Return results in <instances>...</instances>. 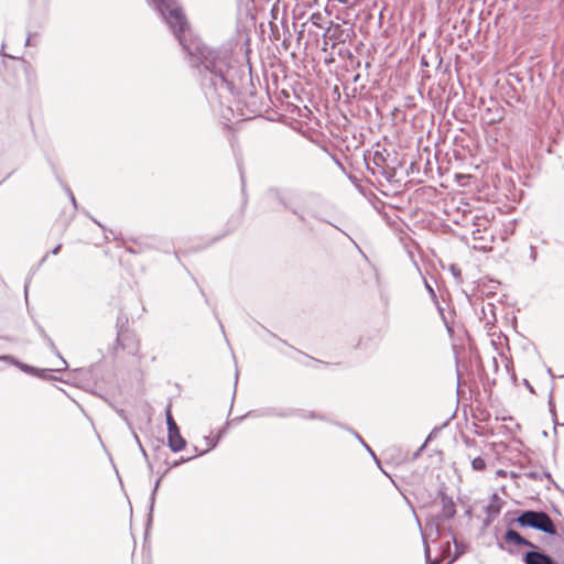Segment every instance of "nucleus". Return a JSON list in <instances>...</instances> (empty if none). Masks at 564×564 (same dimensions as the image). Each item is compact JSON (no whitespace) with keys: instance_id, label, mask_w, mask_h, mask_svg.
<instances>
[{"instance_id":"nucleus-60","label":"nucleus","mask_w":564,"mask_h":564,"mask_svg":"<svg viewBox=\"0 0 564 564\" xmlns=\"http://www.w3.org/2000/svg\"><path fill=\"white\" fill-rule=\"evenodd\" d=\"M465 443H466L467 445H469V444H471V443H475V440H473V438L470 440V438H468V437H467V438L465 440Z\"/></svg>"},{"instance_id":"nucleus-46","label":"nucleus","mask_w":564,"mask_h":564,"mask_svg":"<svg viewBox=\"0 0 564 564\" xmlns=\"http://www.w3.org/2000/svg\"><path fill=\"white\" fill-rule=\"evenodd\" d=\"M130 431H131V433H132V435H133L134 441L139 444V442H141V441H140V438H139V436H138L137 432L134 431V429H133V427H132V430H130Z\"/></svg>"},{"instance_id":"nucleus-57","label":"nucleus","mask_w":564,"mask_h":564,"mask_svg":"<svg viewBox=\"0 0 564 564\" xmlns=\"http://www.w3.org/2000/svg\"><path fill=\"white\" fill-rule=\"evenodd\" d=\"M444 550H445L446 552H451V544H449V542H446V544H445V546H444Z\"/></svg>"},{"instance_id":"nucleus-33","label":"nucleus","mask_w":564,"mask_h":564,"mask_svg":"<svg viewBox=\"0 0 564 564\" xmlns=\"http://www.w3.org/2000/svg\"><path fill=\"white\" fill-rule=\"evenodd\" d=\"M193 458H194V456L181 457L180 459L174 460L173 464L170 466V468L178 467L181 464L187 463V462H189Z\"/></svg>"},{"instance_id":"nucleus-34","label":"nucleus","mask_w":564,"mask_h":564,"mask_svg":"<svg viewBox=\"0 0 564 564\" xmlns=\"http://www.w3.org/2000/svg\"><path fill=\"white\" fill-rule=\"evenodd\" d=\"M424 285H425V289L429 292L431 299L433 301H436V293H435L433 286L426 280H424Z\"/></svg>"},{"instance_id":"nucleus-3","label":"nucleus","mask_w":564,"mask_h":564,"mask_svg":"<svg viewBox=\"0 0 564 564\" xmlns=\"http://www.w3.org/2000/svg\"><path fill=\"white\" fill-rule=\"evenodd\" d=\"M457 376V393H460V386L474 381L477 376L484 390L489 391L496 384L495 378H489L481 355H454Z\"/></svg>"},{"instance_id":"nucleus-51","label":"nucleus","mask_w":564,"mask_h":564,"mask_svg":"<svg viewBox=\"0 0 564 564\" xmlns=\"http://www.w3.org/2000/svg\"><path fill=\"white\" fill-rule=\"evenodd\" d=\"M28 292H29V282H26L24 285V295H25L26 301H28Z\"/></svg>"},{"instance_id":"nucleus-35","label":"nucleus","mask_w":564,"mask_h":564,"mask_svg":"<svg viewBox=\"0 0 564 564\" xmlns=\"http://www.w3.org/2000/svg\"><path fill=\"white\" fill-rule=\"evenodd\" d=\"M232 361H234V365H235V388H236L237 387V382H238V377H239L238 362H237L236 355H232ZM235 393H236V390L234 391V394Z\"/></svg>"},{"instance_id":"nucleus-1","label":"nucleus","mask_w":564,"mask_h":564,"mask_svg":"<svg viewBox=\"0 0 564 564\" xmlns=\"http://www.w3.org/2000/svg\"><path fill=\"white\" fill-rule=\"evenodd\" d=\"M159 14L197 69L200 89L213 110L243 102L254 115L264 108L258 95L249 61L238 57L229 45L209 46L192 35L189 23L178 0H145Z\"/></svg>"},{"instance_id":"nucleus-48","label":"nucleus","mask_w":564,"mask_h":564,"mask_svg":"<svg viewBox=\"0 0 564 564\" xmlns=\"http://www.w3.org/2000/svg\"><path fill=\"white\" fill-rule=\"evenodd\" d=\"M318 19H321V14H319V13H317V14H313V15H312V20H313V23H314L315 25H317V22H316V21H318Z\"/></svg>"},{"instance_id":"nucleus-52","label":"nucleus","mask_w":564,"mask_h":564,"mask_svg":"<svg viewBox=\"0 0 564 564\" xmlns=\"http://www.w3.org/2000/svg\"><path fill=\"white\" fill-rule=\"evenodd\" d=\"M373 459H375V462H376V465L381 469V468H382V466H381V462H380V459H379L377 456H376V458H373Z\"/></svg>"},{"instance_id":"nucleus-44","label":"nucleus","mask_w":564,"mask_h":564,"mask_svg":"<svg viewBox=\"0 0 564 564\" xmlns=\"http://www.w3.org/2000/svg\"><path fill=\"white\" fill-rule=\"evenodd\" d=\"M430 438H431V436H429V437L426 438V441H425V442H427ZM425 444H426V443H424V444H423V445H422V446H421V447L415 452V454H414V458H416V457L420 455V453L424 449Z\"/></svg>"},{"instance_id":"nucleus-22","label":"nucleus","mask_w":564,"mask_h":564,"mask_svg":"<svg viewBox=\"0 0 564 564\" xmlns=\"http://www.w3.org/2000/svg\"><path fill=\"white\" fill-rule=\"evenodd\" d=\"M83 212H84V214H85L86 216H88V217L91 219V221H93L94 224H96L97 226H99V227L105 231V234H106V235H105V238H106L107 240L110 238V235L112 236V238H113L115 240H117V239H118V237H117V235L113 232V230H111V229H109V230H108V229H107V228H106V227H105V226H104L99 220H97L95 217H93L88 212H86V210H83Z\"/></svg>"},{"instance_id":"nucleus-61","label":"nucleus","mask_w":564,"mask_h":564,"mask_svg":"<svg viewBox=\"0 0 564 564\" xmlns=\"http://www.w3.org/2000/svg\"><path fill=\"white\" fill-rule=\"evenodd\" d=\"M497 475H498V476H505V475H506V471H505V470H502V469H499V470L497 471Z\"/></svg>"},{"instance_id":"nucleus-8","label":"nucleus","mask_w":564,"mask_h":564,"mask_svg":"<svg viewBox=\"0 0 564 564\" xmlns=\"http://www.w3.org/2000/svg\"><path fill=\"white\" fill-rule=\"evenodd\" d=\"M165 421L167 426V446L171 452L178 453L186 447L187 442L182 436L180 427L172 415L171 404L165 409Z\"/></svg>"},{"instance_id":"nucleus-53","label":"nucleus","mask_w":564,"mask_h":564,"mask_svg":"<svg viewBox=\"0 0 564 564\" xmlns=\"http://www.w3.org/2000/svg\"><path fill=\"white\" fill-rule=\"evenodd\" d=\"M373 459H375V462H376V465L381 469V468H382V466H381V462H380V459H379L377 456H376V458H373Z\"/></svg>"},{"instance_id":"nucleus-21","label":"nucleus","mask_w":564,"mask_h":564,"mask_svg":"<svg viewBox=\"0 0 564 564\" xmlns=\"http://www.w3.org/2000/svg\"><path fill=\"white\" fill-rule=\"evenodd\" d=\"M485 367H486V370L488 371L489 375L491 372L492 373H497L498 370H499V364H498L497 357L495 355H490L488 357V360L485 361Z\"/></svg>"},{"instance_id":"nucleus-37","label":"nucleus","mask_w":564,"mask_h":564,"mask_svg":"<svg viewBox=\"0 0 564 564\" xmlns=\"http://www.w3.org/2000/svg\"><path fill=\"white\" fill-rule=\"evenodd\" d=\"M240 177H241V182H242V194L243 196H246V183H245V176H243V173L240 171ZM247 205V197H243V202H242V208Z\"/></svg>"},{"instance_id":"nucleus-20","label":"nucleus","mask_w":564,"mask_h":564,"mask_svg":"<svg viewBox=\"0 0 564 564\" xmlns=\"http://www.w3.org/2000/svg\"><path fill=\"white\" fill-rule=\"evenodd\" d=\"M547 405H549V410H550V413H551V416H552V420H553L555 426L564 427V423L556 422L557 415H556L555 402H554V398H553V388L551 389L550 394H549Z\"/></svg>"},{"instance_id":"nucleus-38","label":"nucleus","mask_w":564,"mask_h":564,"mask_svg":"<svg viewBox=\"0 0 564 564\" xmlns=\"http://www.w3.org/2000/svg\"><path fill=\"white\" fill-rule=\"evenodd\" d=\"M529 258L532 262H535L538 260V251L534 246H530V254Z\"/></svg>"},{"instance_id":"nucleus-32","label":"nucleus","mask_w":564,"mask_h":564,"mask_svg":"<svg viewBox=\"0 0 564 564\" xmlns=\"http://www.w3.org/2000/svg\"><path fill=\"white\" fill-rule=\"evenodd\" d=\"M61 249H62V245H61V243H58L57 246H55V247H54L50 252H47V253L42 258V260H41L40 264H42L44 261H46V259H47V257H48V254H50V253H51V254H53V256L58 254V253H59V251H61Z\"/></svg>"},{"instance_id":"nucleus-25","label":"nucleus","mask_w":564,"mask_h":564,"mask_svg":"<svg viewBox=\"0 0 564 564\" xmlns=\"http://www.w3.org/2000/svg\"><path fill=\"white\" fill-rule=\"evenodd\" d=\"M502 339L507 346L508 352H511L512 347L510 345V339L506 335H502V337H498V341L491 339V344L494 345L495 349L500 350L502 348Z\"/></svg>"},{"instance_id":"nucleus-59","label":"nucleus","mask_w":564,"mask_h":564,"mask_svg":"<svg viewBox=\"0 0 564 564\" xmlns=\"http://www.w3.org/2000/svg\"><path fill=\"white\" fill-rule=\"evenodd\" d=\"M57 356L59 357L61 362L64 364L67 367V362L63 359V355L58 354Z\"/></svg>"},{"instance_id":"nucleus-13","label":"nucleus","mask_w":564,"mask_h":564,"mask_svg":"<svg viewBox=\"0 0 564 564\" xmlns=\"http://www.w3.org/2000/svg\"><path fill=\"white\" fill-rule=\"evenodd\" d=\"M503 500L499 497L497 492H494L490 496V503L486 507L487 521L486 524L490 523L501 511L503 506Z\"/></svg>"},{"instance_id":"nucleus-41","label":"nucleus","mask_w":564,"mask_h":564,"mask_svg":"<svg viewBox=\"0 0 564 564\" xmlns=\"http://www.w3.org/2000/svg\"><path fill=\"white\" fill-rule=\"evenodd\" d=\"M139 448H140L141 453H142L143 457L145 458V460H147V463H148L149 467H150V468H152L151 463H150V460H149V456H148V454H147V451H145V449H144V447L142 446L141 442H139Z\"/></svg>"},{"instance_id":"nucleus-2","label":"nucleus","mask_w":564,"mask_h":564,"mask_svg":"<svg viewBox=\"0 0 564 564\" xmlns=\"http://www.w3.org/2000/svg\"><path fill=\"white\" fill-rule=\"evenodd\" d=\"M497 546L512 556L520 554V547H527L528 550L521 556L524 564H557L553 556L512 528L506 529L501 541L497 542Z\"/></svg>"},{"instance_id":"nucleus-64","label":"nucleus","mask_w":564,"mask_h":564,"mask_svg":"<svg viewBox=\"0 0 564 564\" xmlns=\"http://www.w3.org/2000/svg\"><path fill=\"white\" fill-rule=\"evenodd\" d=\"M334 94H337L339 96V88H338V86L334 87Z\"/></svg>"},{"instance_id":"nucleus-19","label":"nucleus","mask_w":564,"mask_h":564,"mask_svg":"<svg viewBox=\"0 0 564 564\" xmlns=\"http://www.w3.org/2000/svg\"><path fill=\"white\" fill-rule=\"evenodd\" d=\"M224 433H225V427L219 430V435L217 437L205 436L204 441L207 444V448L200 451L197 455H205L206 453H208L212 449H214L217 446V444H218V442H219V440H220V437L223 436Z\"/></svg>"},{"instance_id":"nucleus-7","label":"nucleus","mask_w":564,"mask_h":564,"mask_svg":"<svg viewBox=\"0 0 564 564\" xmlns=\"http://www.w3.org/2000/svg\"><path fill=\"white\" fill-rule=\"evenodd\" d=\"M0 364L2 366L14 365L24 373L37 377L45 381L57 380L58 378L54 375L58 372L59 369H46V368H36L34 366L21 362L20 360L11 357V355H0Z\"/></svg>"},{"instance_id":"nucleus-55","label":"nucleus","mask_w":564,"mask_h":564,"mask_svg":"<svg viewBox=\"0 0 564 564\" xmlns=\"http://www.w3.org/2000/svg\"><path fill=\"white\" fill-rule=\"evenodd\" d=\"M199 452H200V451H199L196 446H194V447H193V453H194V455H193V456H194V457L198 456L197 454H198Z\"/></svg>"},{"instance_id":"nucleus-63","label":"nucleus","mask_w":564,"mask_h":564,"mask_svg":"<svg viewBox=\"0 0 564 564\" xmlns=\"http://www.w3.org/2000/svg\"><path fill=\"white\" fill-rule=\"evenodd\" d=\"M488 307H489L490 312H492L495 310V305L492 303H488Z\"/></svg>"},{"instance_id":"nucleus-14","label":"nucleus","mask_w":564,"mask_h":564,"mask_svg":"<svg viewBox=\"0 0 564 564\" xmlns=\"http://www.w3.org/2000/svg\"><path fill=\"white\" fill-rule=\"evenodd\" d=\"M307 358L301 361V365L304 367L313 368V369H322V368H332L340 364V361L336 360H321L312 357L311 355H305Z\"/></svg>"},{"instance_id":"nucleus-54","label":"nucleus","mask_w":564,"mask_h":564,"mask_svg":"<svg viewBox=\"0 0 564 564\" xmlns=\"http://www.w3.org/2000/svg\"><path fill=\"white\" fill-rule=\"evenodd\" d=\"M443 321H444V323L446 325L447 330L451 333L452 332V327L448 325V323H447V321H446V318L444 316H443Z\"/></svg>"},{"instance_id":"nucleus-40","label":"nucleus","mask_w":564,"mask_h":564,"mask_svg":"<svg viewBox=\"0 0 564 564\" xmlns=\"http://www.w3.org/2000/svg\"><path fill=\"white\" fill-rule=\"evenodd\" d=\"M421 533H422V540H423V546H424V555L430 554L431 553L430 545L424 536V533L422 531H421Z\"/></svg>"},{"instance_id":"nucleus-58","label":"nucleus","mask_w":564,"mask_h":564,"mask_svg":"<svg viewBox=\"0 0 564 564\" xmlns=\"http://www.w3.org/2000/svg\"><path fill=\"white\" fill-rule=\"evenodd\" d=\"M126 250L130 253H137V250H134L133 248L131 247H127Z\"/></svg>"},{"instance_id":"nucleus-30","label":"nucleus","mask_w":564,"mask_h":564,"mask_svg":"<svg viewBox=\"0 0 564 564\" xmlns=\"http://www.w3.org/2000/svg\"><path fill=\"white\" fill-rule=\"evenodd\" d=\"M449 271H451L452 275L456 280L462 278V270H460V268L457 264H455V263L451 264L449 265Z\"/></svg>"},{"instance_id":"nucleus-27","label":"nucleus","mask_w":564,"mask_h":564,"mask_svg":"<svg viewBox=\"0 0 564 564\" xmlns=\"http://www.w3.org/2000/svg\"><path fill=\"white\" fill-rule=\"evenodd\" d=\"M517 338L520 340L521 348L524 351H530L532 348H534L533 343L528 338L521 337L519 334H517Z\"/></svg>"},{"instance_id":"nucleus-15","label":"nucleus","mask_w":564,"mask_h":564,"mask_svg":"<svg viewBox=\"0 0 564 564\" xmlns=\"http://www.w3.org/2000/svg\"><path fill=\"white\" fill-rule=\"evenodd\" d=\"M162 477L163 476H161L159 479L155 480L153 489H152L150 498H149V512H148L147 523H145L147 530L152 525L156 495H158V490L160 488Z\"/></svg>"},{"instance_id":"nucleus-39","label":"nucleus","mask_w":564,"mask_h":564,"mask_svg":"<svg viewBox=\"0 0 564 564\" xmlns=\"http://www.w3.org/2000/svg\"><path fill=\"white\" fill-rule=\"evenodd\" d=\"M380 470H381V471H382V473H383V474H384V475H386V476L391 480V482L393 484V486H394L399 491H401L400 487L398 486V484L395 482V480L392 478V476H391L388 471H386V468H383V467H382Z\"/></svg>"},{"instance_id":"nucleus-9","label":"nucleus","mask_w":564,"mask_h":564,"mask_svg":"<svg viewBox=\"0 0 564 564\" xmlns=\"http://www.w3.org/2000/svg\"><path fill=\"white\" fill-rule=\"evenodd\" d=\"M447 486L444 481H442L437 488V497L441 500L442 510L441 512L435 517L436 525L435 530L437 534H440L438 524L444 521H449L455 518L456 516V505L451 496L446 492Z\"/></svg>"},{"instance_id":"nucleus-6","label":"nucleus","mask_w":564,"mask_h":564,"mask_svg":"<svg viewBox=\"0 0 564 564\" xmlns=\"http://www.w3.org/2000/svg\"><path fill=\"white\" fill-rule=\"evenodd\" d=\"M387 150L386 149H377L373 152L366 151L364 154V162L366 165V169L369 173H371L375 176H383L387 181H391L394 176V173L390 172L386 167L387 163Z\"/></svg>"},{"instance_id":"nucleus-50","label":"nucleus","mask_w":564,"mask_h":564,"mask_svg":"<svg viewBox=\"0 0 564 564\" xmlns=\"http://www.w3.org/2000/svg\"><path fill=\"white\" fill-rule=\"evenodd\" d=\"M541 475H542V478L545 477L547 479H552L551 473L547 470H544L543 474H541Z\"/></svg>"},{"instance_id":"nucleus-24","label":"nucleus","mask_w":564,"mask_h":564,"mask_svg":"<svg viewBox=\"0 0 564 564\" xmlns=\"http://www.w3.org/2000/svg\"><path fill=\"white\" fill-rule=\"evenodd\" d=\"M502 358V361L505 362V370L507 373H510L513 371V361H512V355H499ZM516 375L514 372L511 373V378L514 379Z\"/></svg>"},{"instance_id":"nucleus-18","label":"nucleus","mask_w":564,"mask_h":564,"mask_svg":"<svg viewBox=\"0 0 564 564\" xmlns=\"http://www.w3.org/2000/svg\"><path fill=\"white\" fill-rule=\"evenodd\" d=\"M453 543H454L455 551L452 554L448 564H452L453 562L458 560L460 556H463L468 551V547H469L468 544H466L462 541H458L456 538H453Z\"/></svg>"},{"instance_id":"nucleus-16","label":"nucleus","mask_w":564,"mask_h":564,"mask_svg":"<svg viewBox=\"0 0 564 564\" xmlns=\"http://www.w3.org/2000/svg\"><path fill=\"white\" fill-rule=\"evenodd\" d=\"M242 217H243V210H241L238 215L231 216L227 221L226 231L220 237H216L214 239V241H217L220 238L236 231L242 223Z\"/></svg>"},{"instance_id":"nucleus-12","label":"nucleus","mask_w":564,"mask_h":564,"mask_svg":"<svg viewBox=\"0 0 564 564\" xmlns=\"http://www.w3.org/2000/svg\"><path fill=\"white\" fill-rule=\"evenodd\" d=\"M289 417H300L302 420H318L334 424L335 421L329 420L325 414L317 413L311 410H303L297 408H289Z\"/></svg>"},{"instance_id":"nucleus-23","label":"nucleus","mask_w":564,"mask_h":564,"mask_svg":"<svg viewBox=\"0 0 564 564\" xmlns=\"http://www.w3.org/2000/svg\"><path fill=\"white\" fill-rule=\"evenodd\" d=\"M54 173L56 175V180L58 181V183L64 187L65 192L67 193L72 205L74 206L75 209H77L78 208V204H77V200H76L72 189L68 187V185L63 183L62 178L59 177V175L55 171H54Z\"/></svg>"},{"instance_id":"nucleus-11","label":"nucleus","mask_w":564,"mask_h":564,"mask_svg":"<svg viewBox=\"0 0 564 564\" xmlns=\"http://www.w3.org/2000/svg\"><path fill=\"white\" fill-rule=\"evenodd\" d=\"M247 415L253 419L261 417H280L286 419L289 417V408H274V406H265L256 410H250L247 412Z\"/></svg>"},{"instance_id":"nucleus-4","label":"nucleus","mask_w":564,"mask_h":564,"mask_svg":"<svg viewBox=\"0 0 564 564\" xmlns=\"http://www.w3.org/2000/svg\"><path fill=\"white\" fill-rule=\"evenodd\" d=\"M268 200L275 203L282 210L290 212L296 219L303 224L308 225L305 210L300 204V192L293 187L270 186L265 191Z\"/></svg>"},{"instance_id":"nucleus-47","label":"nucleus","mask_w":564,"mask_h":564,"mask_svg":"<svg viewBox=\"0 0 564 564\" xmlns=\"http://www.w3.org/2000/svg\"><path fill=\"white\" fill-rule=\"evenodd\" d=\"M318 19H321V14H319V13H317V14H313V15H312V20H313V23H314L315 25H317V22H316V21H318Z\"/></svg>"},{"instance_id":"nucleus-5","label":"nucleus","mask_w":564,"mask_h":564,"mask_svg":"<svg viewBox=\"0 0 564 564\" xmlns=\"http://www.w3.org/2000/svg\"><path fill=\"white\" fill-rule=\"evenodd\" d=\"M517 517L511 519L508 528L517 524L521 529H533L551 536H556L557 530L550 516L543 510L525 509L517 510Z\"/></svg>"},{"instance_id":"nucleus-28","label":"nucleus","mask_w":564,"mask_h":564,"mask_svg":"<svg viewBox=\"0 0 564 564\" xmlns=\"http://www.w3.org/2000/svg\"><path fill=\"white\" fill-rule=\"evenodd\" d=\"M128 323V316L121 311L117 317V328L126 329L123 326Z\"/></svg>"},{"instance_id":"nucleus-10","label":"nucleus","mask_w":564,"mask_h":564,"mask_svg":"<svg viewBox=\"0 0 564 564\" xmlns=\"http://www.w3.org/2000/svg\"><path fill=\"white\" fill-rule=\"evenodd\" d=\"M116 343V350L122 349L127 352H138L139 350V340L137 339L135 335L129 329L117 330Z\"/></svg>"},{"instance_id":"nucleus-49","label":"nucleus","mask_w":564,"mask_h":564,"mask_svg":"<svg viewBox=\"0 0 564 564\" xmlns=\"http://www.w3.org/2000/svg\"><path fill=\"white\" fill-rule=\"evenodd\" d=\"M360 78H361V75H360L359 73H357V74H356V75H354V77H352V83H355V84H356V83H358V82L360 80Z\"/></svg>"},{"instance_id":"nucleus-62","label":"nucleus","mask_w":564,"mask_h":564,"mask_svg":"<svg viewBox=\"0 0 564 564\" xmlns=\"http://www.w3.org/2000/svg\"><path fill=\"white\" fill-rule=\"evenodd\" d=\"M334 160H335L336 165H338L340 169H344V166L339 160H337V159H334Z\"/></svg>"},{"instance_id":"nucleus-56","label":"nucleus","mask_w":564,"mask_h":564,"mask_svg":"<svg viewBox=\"0 0 564 564\" xmlns=\"http://www.w3.org/2000/svg\"><path fill=\"white\" fill-rule=\"evenodd\" d=\"M199 292H200V294L203 295V297L205 299V302H206V303H208V299H207V296H206V294H205L204 290H203V289H199Z\"/></svg>"},{"instance_id":"nucleus-17","label":"nucleus","mask_w":564,"mask_h":564,"mask_svg":"<svg viewBox=\"0 0 564 564\" xmlns=\"http://www.w3.org/2000/svg\"><path fill=\"white\" fill-rule=\"evenodd\" d=\"M334 425L351 433L355 438L360 443V445H362L366 451L373 457L376 458V453L373 452V449L365 442V440L362 438V436L357 432L355 431L354 429H351L350 426L344 424V423H340V422H334Z\"/></svg>"},{"instance_id":"nucleus-36","label":"nucleus","mask_w":564,"mask_h":564,"mask_svg":"<svg viewBox=\"0 0 564 564\" xmlns=\"http://www.w3.org/2000/svg\"><path fill=\"white\" fill-rule=\"evenodd\" d=\"M311 216H312L313 218H315V219L319 220V221L327 223V224L332 225L333 227H335L336 229H338V230H339V228H338L337 226H335V225H334V224H332L330 221H328V220H326V219H324V218L319 217L316 213H311ZM340 231L347 236V234H346L345 231H343L341 229H340Z\"/></svg>"},{"instance_id":"nucleus-43","label":"nucleus","mask_w":564,"mask_h":564,"mask_svg":"<svg viewBox=\"0 0 564 564\" xmlns=\"http://www.w3.org/2000/svg\"><path fill=\"white\" fill-rule=\"evenodd\" d=\"M523 383L531 393H535L534 388L532 387L528 379H524Z\"/></svg>"},{"instance_id":"nucleus-42","label":"nucleus","mask_w":564,"mask_h":564,"mask_svg":"<svg viewBox=\"0 0 564 564\" xmlns=\"http://www.w3.org/2000/svg\"><path fill=\"white\" fill-rule=\"evenodd\" d=\"M424 556H425L426 564H438V560L437 558H435V560L431 558V553L430 554H425Z\"/></svg>"},{"instance_id":"nucleus-31","label":"nucleus","mask_w":564,"mask_h":564,"mask_svg":"<svg viewBox=\"0 0 564 564\" xmlns=\"http://www.w3.org/2000/svg\"><path fill=\"white\" fill-rule=\"evenodd\" d=\"M527 478L532 480H542V475L536 470L524 471L523 474Z\"/></svg>"},{"instance_id":"nucleus-45","label":"nucleus","mask_w":564,"mask_h":564,"mask_svg":"<svg viewBox=\"0 0 564 564\" xmlns=\"http://www.w3.org/2000/svg\"><path fill=\"white\" fill-rule=\"evenodd\" d=\"M246 417H250V416H249V415H247V413H246V414H243V415H241V416L235 417V419L232 420V422H235V423H240V422H241L242 420H245Z\"/></svg>"},{"instance_id":"nucleus-29","label":"nucleus","mask_w":564,"mask_h":564,"mask_svg":"<svg viewBox=\"0 0 564 564\" xmlns=\"http://www.w3.org/2000/svg\"><path fill=\"white\" fill-rule=\"evenodd\" d=\"M116 412L126 422L129 430H132V423L129 420L127 412L123 409H116Z\"/></svg>"},{"instance_id":"nucleus-26","label":"nucleus","mask_w":564,"mask_h":564,"mask_svg":"<svg viewBox=\"0 0 564 564\" xmlns=\"http://www.w3.org/2000/svg\"><path fill=\"white\" fill-rule=\"evenodd\" d=\"M471 467L476 471H484L486 469L487 465L482 457L477 456L471 460Z\"/></svg>"}]
</instances>
